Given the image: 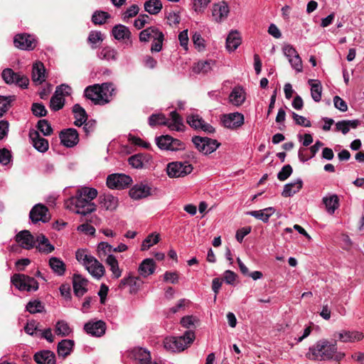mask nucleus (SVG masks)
I'll return each instance as SVG.
<instances>
[{"instance_id":"nucleus-48","label":"nucleus","mask_w":364,"mask_h":364,"mask_svg":"<svg viewBox=\"0 0 364 364\" xmlns=\"http://www.w3.org/2000/svg\"><path fill=\"white\" fill-rule=\"evenodd\" d=\"M160 236L159 234L154 235V233L150 234L142 242L141 250L145 251L149 250L154 245L157 244L159 242Z\"/></svg>"},{"instance_id":"nucleus-26","label":"nucleus","mask_w":364,"mask_h":364,"mask_svg":"<svg viewBox=\"0 0 364 364\" xmlns=\"http://www.w3.org/2000/svg\"><path fill=\"white\" fill-rule=\"evenodd\" d=\"M75 342L73 340L64 339L58 343L57 346V353L59 357L65 358L68 356L74 347Z\"/></svg>"},{"instance_id":"nucleus-11","label":"nucleus","mask_w":364,"mask_h":364,"mask_svg":"<svg viewBox=\"0 0 364 364\" xmlns=\"http://www.w3.org/2000/svg\"><path fill=\"white\" fill-rule=\"evenodd\" d=\"M85 96L86 98L93 102L95 105H103L109 102V100L105 99L102 96L99 84L86 87L85 90Z\"/></svg>"},{"instance_id":"nucleus-43","label":"nucleus","mask_w":364,"mask_h":364,"mask_svg":"<svg viewBox=\"0 0 364 364\" xmlns=\"http://www.w3.org/2000/svg\"><path fill=\"white\" fill-rule=\"evenodd\" d=\"M106 263L110 267V270L115 278L121 277L122 271L119 269L118 261L114 255H108L106 259Z\"/></svg>"},{"instance_id":"nucleus-4","label":"nucleus","mask_w":364,"mask_h":364,"mask_svg":"<svg viewBox=\"0 0 364 364\" xmlns=\"http://www.w3.org/2000/svg\"><path fill=\"white\" fill-rule=\"evenodd\" d=\"M192 142L200 152L205 155L213 153L220 146L216 139L206 136H195L192 138Z\"/></svg>"},{"instance_id":"nucleus-64","label":"nucleus","mask_w":364,"mask_h":364,"mask_svg":"<svg viewBox=\"0 0 364 364\" xmlns=\"http://www.w3.org/2000/svg\"><path fill=\"white\" fill-rule=\"evenodd\" d=\"M150 17L147 14H141L137 19L134 21V26L136 29L142 28L146 23H148V20Z\"/></svg>"},{"instance_id":"nucleus-59","label":"nucleus","mask_w":364,"mask_h":364,"mask_svg":"<svg viewBox=\"0 0 364 364\" xmlns=\"http://www.w3.org/2000/svg\"><path fill=\"white\" fill-rule=\"evenodd\" d=\"M194 72L197 73H207L211 70V61L198 62L193 68Z\"/></svg>"},{"instance_id":"nucleus-33","label":"nucleus","mask_w":364,"mask_h":364,"mask_svg":"<svg viewBox=\"0 0 364 364\" xmlns=\"http://www.w3.org/2000/svg\"><path fill=\"white\" fill-rule=\"evenodd\" d=\"M49 266L59 276L63 275L66 270L65 264L58 257H51L49 259Z\"/></svg>"},{"instance_id":"nucleus-22","label":"nucleus","mask_w":364,"mask_h":364,"mask_svg":"<svg viewBox=\"0 0 364 364\" xmlns=\"http://www.w3.org/2000/svg\"><path fill=\"white\" fill-rule=\"evenodd\" d=\"M85 267L97 279H100L105 272L104 266L94 257L90 259L89 264H87Z\"/></svg>"},{"instance_id":"nucleus-51","label":"nucleus","mask_w":364,"mask_h":364,"mask_svg":"<svg viewBox=\"0 0 364 364\" xmlns=\"http://www.w3.org/2000/svg\"><path fill=\"white\" fill-rule=\"evenodd\" d=\"M36 127L44 136H50L53 132L50 124L47 119H40L37 123Z\"/></svg>"},{"instance_id":"nucleus-15","label":"nucleus","mask_w":364,"mask_h":364,"mask_svg":"<svg viewBox=\"0 0 364 364\" xmlns=\"http://www.w3.org/2000/svg\"><path fill=\"white\" fill-rule=\"evenodd\" d=\"M15 240L22 248L26 250H31L36 246L33 235L27 230H21L18 232L15 236Z\"/></svg>"},{"instance_id":"nucleus-1","label":"nucleus","mask_w":364,"mask_h":364,"mask_svg":"<svg viewBox=\"0 0 364 364\" xmlns=\"http://www.w3.org/2000/svg\"><path fill=\"white\" fill-rule=\"evenodd\" d=\"M346 354L343 352H338L337 342L335 340L333 343L326 339L318 341L314 345L311 346L306 357L311 360H333L338 364L342 360Z\"/></svg>"},{"instance_id":"nucleus-34","label":"nucleus","mask_w":364,"mask_h":364,"mask_svg":"<svg viewBox=\"0 0 364 364\" xmlns=\"http://www.w3.org/2000/svg\"><path fill=\"white\" fill-rule=\"evenodd\" d=\"M323 203L330 214L334 213L335 210L339 207V199L336 194L331 195L329 197H324Z\"/></svg>"},{"instance_id":"nucleus-12","label":"nucleus","mask_w":364,"mask_h":364,"mask_svg":"<svg viewBox=\"0 0 364 364\" xmlns=\"http://www.w3.org/2000/svg\"><path fill=\"white\" fill-rule=\"evenodd\" d=\"M48 208L43 204H37L34 205L30 211L29 217L33 223L39 221L43 223L48 222L50 217L48 215Z\"/></svg>"},{"instance_id":"nucleus-58","label":"nucleus","mask_w":364,"mask_h":364,"mask_svg":"<svg viewBox=\"0 0 364 364\" xmlns=\"http://www.w3.org/2000/svg\"><path fill=\"white\" fill-rule=\"evenodd\" d=\"M192 41L196 48H197L198 51H202L205 50V40L202 38L201 35L199 33L196 32L193 35Z\"/></svg>"},{"instance_id":"nucleus-10","label":"nucleus","mask_w":364,"mask_h":364,"mask_svg":"<svg viewBox=\"0 0 364 364\" xmlns=\"http://www.w3.org/2000/svg\"><path fill=\"white\" fill-rule=\"evenodd\" d=\"M59 138L61 144L68 148L73 147L79 142V134L74 128L63 129L59 134Z\"/></svg>"},{"instance_id":"nucleus-20","label":"nucleus","mask_w":364,"mask_h":364,"mask_svg":"<svg viewBox=\"0 0 364 364\" xmlns=\"http://www.w3.org/2000/svg\"><path fill=\"white\" fill-rule=\"evenodd\" d=\"M87 284V279L83 278L80 274H74L73 286L75 295L77 297L83 296L87 291V289L86 288Z\"/></svg>"},{"instance_id":"nucleus-60","label":"nucleus","mask_w":364,"mask_h":364,"mask_svg":"<svg viewBox=\"0 0 364 364\" xmlns=\"http://www.w3.org/2000/svg\"><path fill=\"white\" fill-rule=\"evenodd\" d=\"M292 171L293 169L291 165H285L282 167V170L278 173L277 178L279 181H284L291 176Z\"/></svg>"},{"instance_id":"nucleus-19","label":"nucleus","mask_w":364,"mask_h":364,"mask_svg":"<svg viewBox=\"0 0 364 364\" xmlns=\"http://www.w3.org/2000/svg\"><path fill=\"white\" fill-rule=\"evenodd\" d=\"M84 329L87 333L93 336L100 337L105 334L106 324L101 320L93 323L90 321L85 324Z\"/></svg>"},{"instance_id":"nucleus-14","label":"nucleus","mask_w":364,"mask_h":364,"mask_svg":"<svg viewBox=\"0 0 364 364\" xmlns=\"http://www.w3.org/2000/svg\"><path fill=\"white\" fill-rule=\"evenodd\" d=\"M112 34L116 40L119 41H124L127 45H132V33L126 26L122 24L115 25L112 28Z\"/></svg>"},{"instance_id":"nucleus-35","label":"nucleus","mask_w":364,"mask_h":364,"mask_svg":"<svg viewBox=\"0 0 364 364\" xmlns=\"http://www.w3.org/2000/svg\"><path fill=\"white\" fill-rule=\"evenodd\" d=\"M309 84L311 85V95L313 100L318 102L321 99V93H322V85L319 80H309Z\"/></svg>"},{"instance_id":"nucleus-44","label":"nucleus","mask_w":364,"mask_h":364,"mask_svg":"<svg viewBox=\"0 0 364 364\" xmlns=\"http://www.w3.org/2000/svg\"><path fill=\"white\" fill-rule=\"evenodd\" d=\"M77 192V196H80V197H82L89 202L95 198L97 196V191L93 188L85 187L79 189Z\"/></svg>"},{"instance_id":"nucleus-32","label":"nucleus","mask_w":364,"mask_h":364,"mask_svg":"<svg viewBox=\"0 0 364 364\" xmlns=\"http://www.w3.org/2000/svg\"><path fill=\"white\" fill-rule=\"evenodd\" d=\"M170 117L173 122L169 123L168 122V127L171 130L183 131L185 125L183 123V119L181 115L177 112L173 111L170 113Z\"/></svg>"},{"instance_id":"nucleus-46","label":"nucleus","mask_w":364,"mask_h":364,"mask_svg":"<svg viewBox=\"0 0 364 364\" xmlns=\"http://www.w3.org/2000/svg\"><path fill=\"white\" fill-rule=\"evenodd\" d=\"M26 310L32 314L41 313L45 311V306L39 300L30 301L26 306Z\"/></svg>"},{"instance_id":"nucleus-55","label":"nucleus","mask_w":364,"mask_h":364,"mask_svg":"<svg viewBox=\"0 0 364 364\" xmlns=\"http://www.w3.org/2000/svg\"><path fill=\"white\" fill-rule=\"evenodd\" d=\"M73 112L74 113V116L75 119H80L84 121H87L88 119V115L85 111V109L81 107L79 104H75L73 107Z\"/></svg>"},{"instance_id":"nucleus-61","label":"nucleus","mask_w":364,"mask_h":364,"mask_svg":"<svg viewBox=\"0 0 364 364\" xmlns=\"http://www.w3.org/2000/svg\"><path fill=\"white\" fill-rule=\"evenodd\" d=\"M96 205L93 203L89 202L86 205H85L82 208L76 210V213L87 215L94 211L96 210Z\"/></svg>"},{"instance_id":"nucleus-27","label":"nucleus","mask_w":364,"mask_h":364,"mask_svg":"<svg viewBox=\"0 0 364 364\" xmlns=\"http://www.w3.org/2000/svg\"><path fill=\"white\" fill-rule=\"evenodd\" d=\"M156 269V264L153 259L146 258L144 259L139 264L138 271L140 275L146 277L152 274Z\"/></svg>"},{"instance_id":"nucleus-21","label":"nucleus","mask_w":364,"mask_h":364,"mask_svg":"<svg viewBox=\"0 0 364 364\" xmlns=\"http://www.w3.org/2000/svg\"><path fill=\"white\" fill-rule=\"evenodd\" d=\"M29 137L32 140L33 146L40 152H45L48 149L49 144L47 139L41 136L36 130H31Z\"/></svg>"},{"instance_id":"nucleus-40","label":"nucleus","mask_w":364,"mask_h":364,"mask_svg":"<svg viewBox=\"0 0 364 364\" xmlns=\"http://www.w3.org/2000/svg\"><path fill=\"white\" fill-rule=\"evenodd\" d=\"M149 124L151 127H155L156 125H164L168 127V119L165 114L162 113L152 114L149 117Z\"/></svg>"},{"instance_id":"nucleus-17","label":"nucleus","mask_w":364,"mask_h":364,"mask_svg":"<svg viewBox=\"0 0 364 364\" xmlns=\"http://www.w3.org/2000/svg\"><path fill=\"white\" fill-rule=\"evenodd\" d=\"M229 12V6L225 1H220L213 4L212 15L215 21L221 22L225 20L228 17Z\"/></svg>"},{"instance_id":"nucleus-63","label":"nucleus","mask_w":364,"mask_h":364,"mask_svg":"<svg viewBox=\"0 0 364 364\" xmlns=\"http://www.w3.org/2000/svg\"><path fill=\"white\" fill-rule=\"evenodd\" d=\"M11 151L6 148L0 149V163L6 165L11 160Z\"/></svg>"},{"instance_id":"nucleus-54","label":"nucleus","mask_w":364,"mask_h":364,"mask_svg":"<svg viewBox=\"0 0 364 364\" xmlns=\"http://www.w3.org/2000/svg\"><path fill=\"white\" fill-rule=\"evenodd\" d=\"M154 40L156 42L152 43L151 50V52H159L162 49L163 41L164 40V33L161 31L156 33V36H154Z\"/></svg>"},{"instance_id":"nucleus-45","label":"nucleus","mask_w":364,"mask_h":364,"mask_svg":"<svg viewBox=\"0 0 364 364\" xmlns=\"http://www.w3.org/2000/svg\"><path fill=\"white\" fill-rule=\"evenodd\" d=\"M134 358L139 360V364H149L151 360L150 353L145 349L139 348L134 351Z\"/></svg>"},{"instance_id":"nucleus-23","label":"nucleus","mask_w":364,"mask_h":364,"mask_svg":"<svg viewBox=\"0 0 364 364\" xmlns=\"http://www.w3.org/2000/svg\"><path fill=\"white\" fill-rule=\"evenodd\" d=\"M46 68L43 63L38 61L33 65L32 80L36 84H42L46 80Z\"/></svg>"},{"instance_id":"nucleus-52","label":"nucleus","mask_w":364,"mask_h":364,"mask_svg":"<svg viewBox=\"0 0 364 364\" xmlns=\"http://www.w3.org/2000/svg\"><path fill=\"white\" fill-rule=\"evenodd\" d=\"M187 123L193 129H200L204 120L198 114H191L187 117Z\"/></svg>"},{"instance_id":"nucleus-8","label":"nucleus","mask_w":364,"mask_h":364,"mask_svg":"<svg viewBox=\"0 0 364 364\" xmlns=\"http://www.w3.org/2000/svg\"><path fill=\"white\" fill-rule=\"evenodd\" d=\"M66 90H70L68 85H61L56 87L55 93L50 100V108L56 112L61 109L65 105V98L63 95H69L70 93Z\"/></svg>"},{"instance_id":"nucleus-7","label":"nucleus","mask_w":364,"mask_h":364,"mask_svg":"<svg viewBox=\"0 0 364 364\" xmlns=\"http://www.w3.org/2000/svg\"><path fill=\"white\" fill-rule=\"evenodd\" d=\"M132 183V178L124 173H112L107 176V186L111 189L122 190Z\"/></svg>"},{"instance_id":"nucleus-24","label":"nucleus","mask_w":364,"mask_h":364,"mask_svg":"<svg viewBox=\"0 0 364 364\" xmlns=\"http://www.w3.org/2000/svg\"><path fill=\"white\" fill-rule=\"evenodd\" d=\"M33 360L38 364H56L55 355L50 350H42L36 353Z\"/></svg>"},{"instance_id":"nucleus-39","label":"nucleus","mask_w":364,"mask_h":364,"mask_svg":"<svg viewBox=\"0 0 364 364\" xmlns=\"http://www.w3.org/2000/svg\"><path fill=\"white\" fill-rule=\"evenodd\" d=\"M16 99L15 95L2 96L0 95V117L9 110L11 107V104Z\"/></svg>"},{"instance_id":"nucleus-28","label":"nucleus","mask_w":364,"mask_h":364,"mask_svg":"<svg viewBox=\"0 0 364 364\" xmlns=\"http://www.w3.org/2000/svg\"><path fill=\"white\" fill-rule=\"evenodd\" d=\"M100 203L108 210H114L118 205V199L109 193H104L99 197Z\"/></svg>"},{"instance_id":"nucleus-25","label":"nucleus","mask_w":364,"mask_h":364,"mask_svg":"<svg viewBox=\"0 0 364 364\" xmlns=\"http://www.w3.org/2000/svg\"><path fill=\"white\" fill-rule=\"evenodd\" d=\"M151 157L149 155L137 154L130 156L128 159L129 165L135 168H142L146 166Z\"/></svg>"},{"instance_id":"nucleus-50","label":"nucleus","mask_w":364,"mask_h":364,"mask_svg":"<svg viewBox=\"0 0 364 364\" xmlns=\"http://www.w3.org/2000/svg\"><path fill=\"white\" fill-rule=\"evenodd\" d=\"M103 38L100 31H92L90 33L87 41L91 44L92 49L98 47V43L102 42Z\"/></svg>"},{"instance_id":"nucleus-53","label":"nucleus","mask_w":364,"mask_h":364,"mask_svg":"<svg viewBox=\"0 0 364 364\" xmlns=\"http://www.w3.org/2000/svg\"><path fill=\"white\" fill-rule=\"evenodd\" d=\"M31 111L37 117H46L48 111L42 103L34 102L31 106Z\"/></svg>"},{"instance_id":"nucleus-18","label":"nucleus","mask_w":364,"mask_h":364,"mask_svg":"<svg viewBox=\"0 0 364 364\" xmlns=\"http://www.w3.org/2000/svg\"><path fill=\"white\" fill-rule=\"evenodd\" d=\"M151 188L147 184L141 183L134 186L129 190V194L132 198L139 200L151 195Z\"/></svg>"},{"instance_id":"nucleus-57","label":"nucleus","mask_w":364,"mask_h":364,"mask_svg":"<svg viewBox=\"0 0 364 364\" xmlns=\"http://www.w3.org/2000/svg\"><path fill=\"white\" fill-rule=\"evenodd\" d=\"M75 257L78 262H82L84 266H86L87 264H89L90 259L93 257L90 255H87L85 250L79 249L76 251Z\"/></svg>"},{"instance_id":"nucleus-9","label":"nucleus","mask_w":364,"mask_h":364,"mask_svg":"<svg viewBox=\"0 0 364 364\" xmlns=\"http://www.w3.org/2000/svg\"><path fill=\"white\" fill-rule=\"evenodd\" d=\"M38 43L37 40L28 33H18L14 38V46L23 50H33Z\"/></svg>"},{"instance_id":"nucleus-5","label":"nucleus","mask_w":364,"mask_h":364,"mask_svg":"<svg viewBox=\"0 0 364 364\" xmlns=\"http://www.w3.org/2000/svg\"><path fill=\"white\" fill-rule=\"evenodd\" d=\"M193 168V166L187 161H173L168 164L166 172L170 178H179L191 173Z\"/></svg>"},{"instance_id":"nucleus-56","label":"nucleus","mask_w":364,"mask_h":364,"mask_svg":"<svg viewBox=\"0 0 364 364\" xmlns=\"http://www.w3.org/2000/svg\"><path fill=\"white\" fill-rule=\"evenodd\" d=\"M142 284V281L141 280L139 277H134L132 274H129V286L130 287V293H136L137 290L139 289L141 284Z\"/></svg>"},{"instance_id":"nucleus-29","label":"nucleus","mask_w":364,"mask_h":364,"mask_svg":"<svg viewBox=\"0 0 364 364\" xmlns=\"http://www.w3.org/2000/svg\"><path fill=\"white\" fill-rule=\"evenodd\" d=\"M242 40L237 31H231L226 38V48L233 51L241 44Z\"/></svg>"},{"instance_id":"nucleus-36","label":"nucleus","mask_w":364,"mask_h":364,"mask_svg":"<svg viewBox=\"0 0 364 364\" xmlns=\"http://www.w3.org/2000/svg\"><path fill=\"white\" fill-rule=\"evenodd\" d=\"M230 101L236 106L241 105L245 100L244 91L240 88H234L229 96Z\"/></svg>"},{"instance_id":"nucleus-3","label":"nucleus","mask_w":364,"mask_h":364,"mask_svg":"<svg viewBox=\"0 0 364 364\" xmlns=\"http://www.w3.org/2000/svg\"><path fill=\"white\" fill-rule=\"evenodd\" d=\"M11 282L20 291H37L38 289V283L33 278L23 274H14Z\"/></svg>"},{"instance_id":"nucleus-38","label":"nucleus","mask_w":364,"mask_h":364,"mask_svg":"<svg viewBox=\"0 0 364 364\" xmlns=\"http://www.w3.org/2000/svg\"><path fill=\"white\" fill-rule=\"evenodd\" d=\"M72 332L68 323L63 320L58 321L55 324V333L58 336L65 337Z\"/></svg>"},{"instance_id":"nucleus-47","label":"nucleus","mask_w":364,"mask_h":364,"mask_svg":"<svg viewBox=\"0 0 364 364\" xmlns=\"http://www.w3.org/2000/svg\"><path fill=\"white\" fill-rule=\"evenodd\" d=\"M111 16L109 13L103 11H96L92 16V21L95 25L104 24L107 19L109 18Z\"/></svg>"},{"instance_id":"nucleus-2","label":"nucleus","mask_w":364,"mask_h":364,"mask_svg":"<svg viewBox=\"0 0 364 364\" xmlns=\"http://www.w3.org/2000/svg\"><path fill=\"white\" fill-rule=\"evenodd\" d=\"M195 339V333L192 331H186L181 336L166 338L164 341V348L171 352H181L189 346Z\"/></svg>"},{"instance_id":"nucleus-30","label":"nucleus","mask_w":364,"mask_h":364,"mask_svg":"<svg viewBox=\"0 0 364 364\" xmlns=\"http://www.w3.org/2000/svg\"><path fill=\"white\" fill-rule=\"evenodd\" d=\"M303 186V181L301 179L299 178L294 183H287L284 190L282 193V196L283 197H290L294 193L299 192Z\"/></svg>"},{"instance_id":"nucleus-37","label":"nucleus","mask_w":364,"mask_h":364,"mask_svg":"<svg viewBox=\"0 0 364 364\" xmlns=\"http://www.w3.org/2000/svg\"><path fill=\"white\" fill-rule=\"evenodd\" d=\"M162 4L160 0H149L144 3V9L151 15L159 14L162 9Z\"/></svg>"},{"instance_id":"nucleus-42","label":"nucleus","mask_w":364,"mask_h":364,"mask_svg":"<svg viewBox=\"0 0 364 364\" xmlns=\"http://www.w3.org/2000/svg\"><path fill=\"white\" fill-rule=\"evenodd\" d=\"M159 32L160 31L156 27H149L140 32L139 41L141 42H147L151 38L154 39V36H156V33Z\"/></svg>"},{"instance_id":"nucleus-13","label":"nucleus","mask_w":364,"mask_h":364,"mask_svg":"<svg viewBox=\"0 0 364 364\" xmlns=\"http://www.w3.org/2000/svg\"><path fill=\"white\" fill-rule=\"evenodd\" d=\"M222 122L226 128L237 129L244 124V115L239 112L223 114Z\"/></svg>"},{"instance_id":"nucleus-6","label":"nucleus","mask_w":364,"mask_h":364,"mask_svg":"<svg viewBox=\"0 0 364 364\" xmlns=\"http://www.w3.org/2000/svg\"><path fill=\"white\" fill-rule=\"evenodd\" d=\"M1 76L6 84H15L23 89L27 88L29 84V79L26 75L15 73L11 68L4 69Z\"/></svg>"},{"instance_id":"nucleus-16","label":"nucleus","mask_w":364,"mask_h":364,"mask_svg":"<svg viewBox=\"0 0 364 364\" xmlns=\"http://www.w3.org/2000/svg\"><path fill=\"white\" fill-rule=\"evenodd\" d=\"M335 338H338V341L347 343V342H355L361 341L364 336L363 333L355 331H341L340 332H336L333 334Z\"/></svg>"},{"instance_id":"nucleus-62","label":"nucleus","mask_w":364,"mask_h":364,"mask_svg":"<svg viewBox=\"0 0 364 364\" xmlns=\"http://www.w3.org/2000/svg\"><path fill=\"white\" fill-rule=\"evenodd\" d=\"M291 67L298 72L302 71V60L299 53L289 59Z\"/></svg>"},{"instance_id":"nucleus-41","label":"nucleus","mask_w":364,"mask_h":364,"mask_svg":"<svg viewBox=\"0 0 364 364\" xmlns=\"http://www.w3.org/2000/svg\"><path fill=\"white\" fill-rule=\"evenodd\" d=\"M118 53L114 48L110 47H105L101 51L98 53V57L102 60H116L117 58Z\"/></svg>"},{"instance_id":"nucleus-31","label":"nucleus","mask_w":364,"mask_h":364,"mask_svg":"<svg viewBox=\"0 0 364 364\" xmlns=\"http://www.w3.org/2000/svg\"><path fill=\"white\" fill-rule=\"evenodd\" d=\"M274 208L269 207L260 210H252L248 212L247 214L258 220H261L264 223H267L271 215L274 213Z\"/></svg>"},{"instance_id":"nucleus-49","label":"nucleus","mask_w":364,"mask_h":364,"mask_svg":"<svg viewBox=\"0 0 364 364\" xmlns=\"http://www.w3.org/2000/svg\"><path fill=\"white\" fill-rule=\"evenodd\" d=\"M170 135H161L156 137V144L160 149L169 150L171 146Z\"/></svg>"}]
</instances>
